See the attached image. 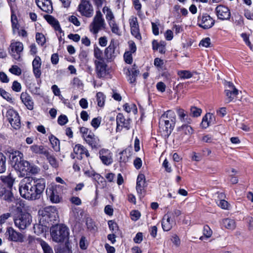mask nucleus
<instances>
[{"mask_svg":"<svg viewBox=\"0 0 253 253\" xmlns=\"http://www.w3.org/2000/svg\"><path fill=\"white\" fill-rule=\"evenodd\" d=\"M24 183L21 182L19 186L21 196L26 199L36 200L39 199L45 189V180L43 178L33 179L28 177Z\"/></svg>","mask_w":253,"mask_h":253,"instance_id":"1","label":"nucleus"},{"mask_svg":"<svg viewBox=\"0 0 253 253\" xmlns=\"http://www.w3.org/2000/svg\"><path fill=\"white\" fill-rule=\"evenodd\" d=\"M170 111L164 113L159 119V127L165 132V135L169 136L171 133L174 126V118L169 117Z\"/></svg>","mask_w":253,"mask_h":253,"instance_id":"2","label":"nucleus"},{"mask_svg":"<svg viewBox=\"0 0 253 253\" xmlns=\"http://www.w3.org/2000/svg\"><path fill=\"white\" fill-rule=\"evenodd\" d=\"M50 234L52 240L57 243L64 242L68 238V228L63 224L56 225L50 228Z\"/></svg>","mask_w":253,"mask_h":253,"instance_id":"3","label":"nucleus"},{"mask_svg":"<svg viewBox=\"0 0 253 253\" xmlns=\"http://www.w3.org/2000/svg\"><path fill=\"white\" fill-rule=\"evenodd\" d=\"M15 225L20 230H24L30 225L32 216L27 212H21L17 214L13 218Z\"/></svg>","mask_w":253,"mask_h":253,"instance_id":"4","label":"nucleus"},{"mask_svg":"<svg viewBox=\"0 0 253 253\" xmlns=\"http://www.w3.org/2000/svg\"><path fill=\"white\" fill-rule=\"evenodd\" d=\"M39 213L41 215V220L49 223L56 220L57 211L55 207L49 206L40 211Z\"/></svg>","mask_w":253,"mask_h":253,"instance_id":"5","label":"nucleus"},{"mask_svg":"<svg viewBox=\"0 0 253 253\" xmlns=\"http://www.w3.org/2000/svg\"><path fill=\"white\" fill-rule=\"evenodd\" d=\"M105 25V20L100 10H97L93 18L92 22L89 25L90 31L94 35L97 34L98 32L104 27Z\"/></svg>","mask_w":253,"mask_h":253,"instance_id":"6","label":"nucleus"},{"mask_svg":"<svg viewBox=\"0 0 253 253\" xmlns=\"http://www.w3.org/2000/svg\"><path fill=\"white\" fill-rule=\"evenodd\" d=\"M61 186L55 185L48 187L46 190V194L47 198L52 203H59L61 202L62 198L60 193Z\"/></svg>","mask_w":253,"mask_h":253,"instance_id":"7","label":"nucleus"},{"mask_svg":"<svg viewBox=\"0 0 253 253\" xmlns=\"http://www.w3.org/2000/svg\"><path fill=\"white\" fill-rule=\"evenodd\" d=\"M214 23V20L208 13L200 14L198 17V25L204 29L211 28Z\"/></svg>","mask_w":253,"mask_h":253,"instance_id":"8","label":"nucleus"},{"mask_svg":"<svg viewBox=\"0 0 253 253\" xmlns=\"http://www.w3.org/2000/svg\"><path fill=\"white\" fill-rule=\"evenodd\" d=\"M6 117H7L11 126L15 129H19L21 127L20 117L18 113L13 109L7 110Z\"/></svg>","mask_w":253,"mask_h":253,"instance_id":"9","label":"nucleus"},{"mask_svg":"<svg viewBox=\"0 0 253 253\" xmlns=\"http://www.w3.org/2000/svg\"><path fill=\"white\" fill-rule=\"evenodd\" d=\"M23 50V44L20 42H11L9 46V53L15 60L20 61Z\"/></svg>","mask_w":253,"mask_h":253,"instance_id":"10","label":"nucleus"},{"mask_svg":"<svg viewBox=\"0 0 253 253\" xmlns=\"http://www.w3.org/2000/svg\"><path fill=\"white\" fill-rule=\"evenodd\" d=\"M78 10L82 16L86 17H91L93 14V8L89 0H82Z\"/></svg>","mask_w":253,"mask_h":253,"instance_id":"11","label":"nucleus"},{"mask_svg":"<svg viewBox=\"0 0 253 253\" xmlns=\"http://www.w3.org/2000/svg\"><path fill=\"white\" fill-rule=\"evenodd\" d=\"M95 71L97 77L99 78H105L109 73L107 65L104 61H94Z\"/></svg>","mask_w":253,"mask_h":253,"instance_id":"12","label":"nucleus"},{"mask_svg":"<svg viewBox=\"0 0 253 253\" xmlns=\"http://www.w3.org/2000/svg\"><path fill=\"white\" fill-rule=\"evenodd\" d=\"M217 18L221 20H228L231 17L230 9L223 5H219L215 8Z\"/></svg>","mask_w":253,"mask_h":253,"instance_id":"13","label":"nucleus"},{"mask_svg":"<svg viewBox=\"0 0 253 253\" xmlns=\"http://www.w3.org/2000/svg\"><path fill=\"white\" fill-rule=\"evenodd\" d=\"M117 131H121L123 127L128 130L130 127L131 120L130 118L125 119L122 113H119L116 118Z\"/></svg>","mask_w":253,"mask_h":253,"instance_id":"14","label":"nucleus"},{"mask_svg":"<svg viewBox=\"0 0 253 253\" xmlns=\"http://www.w3.org/2000/svg\"><path fill=\"white\" fill-rule=\"evenodd\" d=\"M117 48V43L113 40H112L109 45L105 49L104 51L105 55L107 59L113 60L119 53Z\"/></svg>","mask_w":253,"mask_h":253,"instance_id":"15","label":"nucleus"},{"mask_svg":"<svg viewBox=\"0 0 253 253\" xmlns=\"http://www.w3.org/2000/svg\"><path fill=\"white\" fill-rule=\"evenodd\" d=\"M98 154L99 158L104 165L109 166L113 163V155L110 150L102 148L99 150Z\"/></svg>","mask_w":253,"mask_h":253,"instance_id":"16","label":"nucleus"},{"mask_svg":"<svg viewBox=\"0 0 253 253\" xmlns=\"http://www.w3.org/2000/svg\"><path fill=\"white\" fill-rule=\"evenodd\" d=\"M84 140L92 149L97 150L101 147L99 138L93 132L87 134Z\"/></svg>","mask_w":253,"mask_h":253,"instance_id":"17","label":"nucleus"},{"mask_svg":"<svg viewBox=\"0 0 253 253\" xmlns=\"http://www.w3.org/2000/svg\"><path fill=\"white\" fill-rule=\"evenodd\" d=\"M5 234L8 236V240L11 241L23 242L24 236L20 233L15 231L13 228L9 227L7 229Z\"/></svg>","mask_w":253,"mask_h":253,"instance_id":"18","label":"nucleus"},{"mask_svg":"<svg viewBox=\"0 0 253 253\" xmlns=\"http://www.w3.org/2000/svg\"><path fill=\"white\" fill-rule=\"evenodd\" d=\"M145 176L143 174H139L136 181V189L139 196H144L145 193Z\"/></svg>","mask_w":253,"mask_h":253,"instance_id":"19","label":"nucleus"},{"mask_svg":"<svg viewBox=\"0 0 253 253\" xmlns=\"http://www.w3.org/2000/svg\"><path fill=\"white\" fill-rule=\"evenodd\" d=\"M23 158V154L19 151H15L10 154V159L14 169L24 161Z\"/></svg>","mask_w":253,"mask_h":253,"instance_id":"20","label":"nucleus"},{"mask_svg":"<svg viewBox=\"0 0 253 253\" xmlns=\"http://www.w3.org/2000/svg\"><path fill=\"white\" fill-rule=\"evenodd\" d=\"M36 3L43 11L48 13L52 10L51 0H36Z\"/></svg>","mask_w":253,"mask_h":253,"instance_id":"21","label":"nucleus"},{"mask_svg":"<svg viewBox=\"0 0 253 253\" xmlns=\"http://www.w3.org/2000/svg\"><path fill=\"white\" fill-rule=\"evenodd\" d=\"M73 151L77 155H79L77 157V158L79 160H82L83 159L82 155L83 154H85L86 157L87 158L90 156V154L87 149L80 144L75 145L73 148Z\"/></svg>","mask_w":253,"mask_h":253,"instance_id":"22","label":"nucleus"},{"mask_svg":"<svg viewBox=\"0 0 253 253\" xmlns=\"http://www.w3.org/2000/svg\"><path fill=\"white\" fill-rule=\"evenodd\" d=\"M20 99L22 103L26 106L28 109L30 110L33 109L34 102L31 96L27 92H22L20 95Z\"/></svg>","mask_w":253,"mask_h":253,"instance_id":"23","label":"nucleus"},{"mask_svg":"<svg viewBox=\"0 0 253 253\" xmlns=\"http://www.w3.org/2000/svg\"><path fill=\"white\" fill-rule=\"evenodd\" d=\"M30 163L27 161H23L19 166L16 167L15 170L19 171L21 177L29 175Z\"/></svg>","mask_w":253,"mask_h":253,"instance_id":"24","label":"nucleus"},{"mask_svg":"<svg viewBox=\"0 0 253 253\" xmlns=\"http://www.w3.org/2000/svg\"><path fill=\"white\" fill-rule=\"evenodd\" d=\"M0 198L8 203H11L15 200L12 192L9 191H5L4 187L0 184Z\"/></svg>","mask_w":253,"mask_h":253,"instance_id":"25","label":"nucleus"},{"mask_svg":"<svg viewBox=\"0 0 253 253\" xmlns=\"http://www.w3.org/2000/svg\"><path fill=\"white\" fill-rule=\"evenodd\" d=\"M1 181L7 185V187H4L5 191H9L10 192H12V187L14 182V178L12 176L11 173H9L7 175H2L0 177Z\"/></svg>","mask_w":253,"mask_h":253,"instance_id":"26","label":"nucleus"},{"mask_svg":"<svg viewBox=\"0 0 253 253\" xmlns=\"http://www.w3.org/2000/svg\"><path fill=\"white\" fill-rule=\"evenodd\" d=\"M135 64H134L132 68L127 70L126 74L128 76V81L130 84H133L136 81V78L139 74V71L137 70Z\"/></svg>","mask_w":253,"mask_h":253,"instance_id":"27","label":"nucleus"},{"mask_svg":"<svg viewBox=\"0 0 253 253\" xmlns=\"http://www.w3.org/2000/svg\"><path fill=\"white\" fill-rule=\"evenodd\" d=\"M179 120L184 124H191L192 120L189 117L187 112L182 108L176 109Z\"/></svg>","mask_w":253,"mask_h":253,"instance_id":"28","label":"nucleus"},{"mask_svg":"<svg viewBox=\"0 0 253 253\" xmlns=\"http://www.w3.org/2000/svg\"><path fill=\"white\" fill-rule=\"evenodd\" d=\"M177 130L181 135L190 136L194 132V130L190 124H183L181 126L177 127Z\"/></svg>","mask_w":253,"mask_h":253,"instance_id":"29","label":"nucleus"},{"mask_svg":"<svg viewBox=\"0 0 253 253\" xmlns=\"http://www.w3.org/2000/svg\"><path fill=\"white\" fill-rule=\"evenodd\" d=\"M30 150L35 154L43 155L44 156H45L46 155H47V153L49 152L44 146L38 145L36 144L31 146Z\"/></svg>","mask_w":253,"mask_h":253,"instance_id":"30","label":"nucleus"},{"mask_svg":"<svg viewBox=\"0 0 253 253\" xmlns=\"http://www.w3.org/2000/svg\"><path fill=\"white\" fill-rule=\"evenodd\" d=\"M173 221L170 218V216L168 214H166L162 221V226L163 230L166 231H169L172 227Z\"/></svg>","mask_w":253,"mask_h":253,"instance_id":"31","label":"nucleus"},{"mask_svg":"<svg viewBox=\"0 0 253 253\" xmlns=\"http://www.w3.org/2000/svg\"><path fill=\"white\" fill-rule=\"evenodd\" d=\"M45 18L46 21L54 27L55 30L58 31L60 33L62 32L58 21L54 17L51 15H46Z\"/></svg>","mask_w":253,"mask_h":253,"instance_id":"32","label":"nucleus"},{"mask_svg":"<svg viewBox=\"0 0 253 253\" xmlns=\"http://www.w3.org/2000/svg\"><path fill=\"white\" fill-rule=\"evenodd\" d=\"M239 91L237 89L234 90L225 89V93L226 94V100L227 103H229L233 101L238 94Z\"/></svg>","mask_w":253,"mask_h":253,"instance_id":"33","label":"nucleus"},{"mask_svg":"<svg viewBox=\"0 0 253 253\" xmlns=\"http://www.w3.org/2000/svg\"><path fill=\"white\" fill-rule=\"evenodd\" d=\"M49 140L52 145V147L56 152L60 151V141L52 134L49 136Z\"/></svg>","mask_w":253,"mask_h":253,"instance_id":"34","label":"nucleus"},{"mask_svg":"<svg viewBox=\"0 0 253 253\" xmlns=\"http://www.w3.org/2000/svg\"><path fill=\"white\" fill-rule=\"evenodd\" d=\"M212 117L213 116L212 114H207L203 118L202 121L201 123V126L204 128L208 127L210 125L211 120Z\"/></svg>","mask_w":253,"mask_h":253,"instance_id":"35","label":"nucleus"},{"mask_svg":"<svg viewBox=\"0 0 253 253\" xmlns=\"http://www.w3.org/2000/svg\"><path fill=\"white\" fill-rule=\"evenodd\" d=\"M224 227L229 229H234L236 227V223L234 220L230 218L224 219L222 221Z\"/></svg>","mask_w":253,"mask_h":253,"instance_id":"36","label":"nucleus"},{"mask_svg":"<svg viewBox=\"0 0 253 253\" xmlns=\"http://www.w3.org/2000/svg\"><path fill=\"white\" fill-rule=\"evenodd\" d=\"M0 95L7 101L10 103H14V99L11 95L4 89L0 87Z\"/></svg>","mask_w":253,"mask_h":253,"instance_id":"37","label":"nucleus"},{"mask_svg":"<svg viewBox=\"0 0 253 253\" xmlns=\"http://www.w3.org/2000/svg\"><path fill=\"white\" fill-rule=\"evenodd\" d=\"M6 169V158L0 152V173H4Z\"/></svg>","mask_w":253,"mask_h":253,"instance_id":"38","label":"nucleus"},{"mask_svg":"<svg viewBox=\"0 0 253 253\" xmlns=\"http://www.w3.org/2000/svg\"><path fill=\"white\" fill-rule=\"evenodd\" d=\"M212 233V231L210 227L206 225L203 227V236L200 237V240H204L205 239H208L211 237Z\"/></svg>","mask_w":253,"mask_h":253,"instance_id":"39","label":"nucleus"},{"mask_svg":"<svg viewBox=\"0 0 253 253\" xmlns=\"http://www.w3.org/2000/svg\"><path fill=\"white\" fill-rule=\"evenodd\" d=\"M45 157L53 168H56L58 167V163L57 160L54 156L50 155L49 152L47 153V155H46Z\"/></svg>","mask_w":253,"mask_h":253,"instance_id":"40","label":"nucleus"},{"mask_svg":"<svg viewBox=\"0 0 253 253\" xmlns=\"http://www.w3.org/2000/svg\"><path fill=\"white\" fill-rule=\"evenodd\" d=\"M109 25L111 27L112 33L119 36H120L121 35L120 29L117 24L115 22V21H109Z\"/></svg>","mask_w":253,"mask_h":253,"instance_id":"41","label":"nucleus"},{"mask_svg":"<svg viewBox=\"0 0 253 253\" xmlns=\"http://www.w3.org/2000/svg\"><path fill=\"white\" fill-rule=\"evenodd\" d=\"M105 11H106V18L107 20L110 21H114L113 20L114 16L111 9L107 6H104L103 8V12L105 13Z\"/></svg>","mask_w":253,"mask_h":253,"instance_id":"42","label":"nucleus"},{"mask_svg":"<svg viewBox=\"0 0 253 253\" xmlns=\"http://www.w3.org/2000/svg\"><path fill=\"white\" fill-rule=\"evenodd\" d=\"M94 56L98 61H103L102 51L97 46L94 47Z\"/></svg>","mask_w":253,"mask_h":253,"instance_id":"43","label":"nucleus"},{"mask_svg":"<svg viewBox=\"0 0 253 253\" xmlns=\"http://www.w3.org/2000/svg\"><path fill=\"white\" fill-rule=\"evenodd\" d=\"M178 75L181 79H189L192 77V73L187 70H182L178 72Z\"/></svg>","mask_w":253,"mask_h":253,"instance_id":"44","label":"nucleus"},{"mask_svg":"<svg viewBox=\"0 0 253 253\" xmlns=\"http://www.w3.org/2000/svg\"><path fill=\"white\" fill-rule=\"evenodd\" d=\"M202 113V110L196 107H191L190 108V115L193 117L200 116Z\"/></svg>","mask_w":253,"mask_h":253,"instance_id":"45","label":"nucleus"},{"mask_svg":"<svg viewBox=\"0 0 253 253\" xmlns=\"http://www.w3.org/2000/svg\"><path fill=\"white\" fill-rule=\"evenodd\" d=\"M98 105L102 107L104 104L105 97L103 93L99 92L96 94Z\"/></svg>","mask_w":253,"mask_h":253,"instance_id":"46","label":"nucleus"},{"mask_svg":"<svg viewBox=\"0 0 253 253\" xmlns=\"http://www.w3.org/2000/svg\"><path fill=\"white\" fill-rule=\"evenodd\" d=\"M36 38L38 43L42 46L45 42V38L42 33H37L36 35Z\"/></svg>","mask_w":253,"mask_h":253,"instance_id":"47","label":"nucleus"},{"mask_svg":"<svg viewBox=\"0 0 253 253\" xmlns=\"http://www.w3.org/2000/svg\"><path fill=\"white\" fill-rule=\"evenodd\" d=\"M11 20L12 23L13 32L14 33L15 30L19 29V25L17 22L16 16L14 14H12L11 16Z\"/></svg>","mask_w":253,"mask_h":253,"instance_id":"48","label":"nucleus"},{"mask_svg":"<svg viewBox=\"0 0 253 253\" xmlns=\"http://www.w3.org/2000/svg\"><path fill=\"white\" fill-rule=\"evenodd\" d=\"M119 155H120L119 158L120 163H126L128 161V157L126 155V150L121 151Z\"/></svg>","mask_w":253,"mask_h":253,"instance_id":"49","label":"nucleus"},{"mask_svg":"<svg viewBox=\"0 0 253 253\" xmlns=\"http://www.w3.org/2000/svg\"><path fill=\"white\" fill-rule=\"evenodd\" d=\"M41 246L43 250L44 253H53L52 249L46 242L44 241L42 242Z\"/></svg>","mask_w":253,"mask_h":253,"instance_id":"50","label":"nucleus"},{"mask_svg":"<svg viewBox=\"0 0 253 253\" xmlns=\"http://www.w3.org/2000/svg\"><path fill=\"white\" fill-rule=\"evenodd\" d=\"M9 71L13 74L20 75L21 74V70L16 65H13L9 69Z\"/></svg>","mask_w":253,"mask_h":253,"instance_id":"51","label":"nucleus"},{"mask_svg":"<svg viewBox=\"0 0 253 253\" xmlns=\"http://www.w3.org/2000/svg\"><path fill=\"white\" fill-rule=\"evenodd\" d=\"M68 121L67 117L65 115H60L58 118V123L61 125L63 126L65 125Z\"/></svg>","mask_w":253,"mask_h":253,"instance_id":"52","label":"nucleus"},{"mask_svg":"<svg viewBox=\"0 0 253 253\" xmlns=\"http://www.w3.org/2000/svg\"><path fill=\"white\" fill-rule=\"evenodd\" d=\"M124 59L125 62L127 64H131L132 62V57L131 53L129 51H126L125 53Z\"/></svg>","mask_w":253,"mask_h":253,"instance_id":"53","label":"nucleus"},{"mask_svg":"<svg viewBox=\"0 0 253 253\" xmlns=\"http://www.w3.org/2000/svg\"><path fill=\"white\" fill-rule=\"evenodd\" d=\"M41 59L40 57L36 56L33 61L32 65L33 69L35 68H41Z\"/></svg>","mask_w":253,"mask_h":253,"instance_id":"54","label":"nucleus"},{"mask_svg":"<svg viewBox=\"0 0 253 253\" xmlns=\"http://www.w3.org/2000/svg\"><path fill=\"white\" fill-rule=\"evenodd\" d=\"M131 34L134 36L137 39L140 40L141 36L139 33V27L130 29Z\"/></svg>","mask_w":253,"mask_h":253,"instance_id":"55","label":"nucleus"},{"mask_svg":"<svg viewBox=\"0 0 253 253\" xmlns=\"http://www.w3.org/2000/svg\"><path fill=\"white\" fill-rule=\"evenodd\" d=\"M129 21L130 29L139 27L137 18L136 17H132Z\"/></svg>","mask_w":253,"mask_h":253,"instance_id":"56","label":"nucleus"},{"mask_svg":"<svg viewBox=\"0 0 253 253\" xmlns=\"http://www.w3.org/2000/svg\"><path fill=\"white\" fill-rule=\"evenodd\" d=\"M131 218L132 220L136 221L140 217V213L138 211L134 210L130 212Z\"/></svg>","mask_w":253,"mask_h":253,"instance_id":"57","label":"nucleus"},{"mask_svg":"<svg viewBox=\"0 0 253 253\" xmlns=\"http://www.w3.org/2000/svg\"><path fill=\"white\" fill-rule=\"evenodd\" d=\"M11 88L13 91L15 92H19L21 89V85L19 83L15 81L13 82Z\"/></svg>","mask_w":253,"mask_h":253,"instance_id":"58","label":"nucleus"},{"mask_svg":"<svg viewBox=\"0 0 253 253\" xmlns=\"http://www.w3.org/2000/svg\"><path fill=\"white\" fill-rule=\"evenodd\" d=\"M40 171L39 168L33 165H31L30 163V168L29 169V175H30V173L32 174H37Z\"/></svg>","mask_w":253,"mask_h":253,"instance_id":"59","label":"nucleus"},{"mask_svg":"<svg viewBox=\"0 0 253 253\" xmlns=\"http://www.w3.org/2000/svg\"><path fill=\"white\" fill-rule=\"evenodd\" d=\"M11 216L10 213L7 212L3 213L0 216V223L1 224L5 223L7 219Z\"/></svg>","mask_w":253,"mask_h":253,"instance_id":"60","label":"nucleus"},{"mask_svg":"<svg viewBox=\"0 0 253 253\" xmlns=\"http://www.w3.org/2000/svg\"><path fill=\"white\" fill-rule=\"evenodd\" d=\"M80 132L82 134L84 139H85V137L87 136V134H90V133H92L90 130L85 127H82L80 128Z\"/></svg>","mask_w":253,"mask_h":253,"instance_id":"61","label":"nucleus"},{"mask_svg":"<svg viewBox=\"0 0 253 253\" xmlns=\"http://www.w3.org/2000/svg\"><path fill=\"white\" fill-rule=\"evenodd\" d=\"M101 119L99 118H93L91 121V126L95 128H97L100 126Z\"/></svg>","mask_w":253,"mask_h":253,"instance_id":"62","label":"nucleus"},{"mask_svg":"<svg viewBox=\"0 0 253 253\" xmlns=\"http://www.w3.org/2000/svg\"><path fill=\"white\" fill-rule=\"evenodd\" d=\"M156 87L158 91L164 92L165 91L166 86L163 82H160L157 84Z\"/></svg>","mask_w":253,"mask_h":253,"instance_id":"63","label":"nucleus"},{"mask_svg":"<svg viewBox=\"0 0 253 253\" xmlns=\"http://www.w3.org/2000/svg\"><path fill=\"white\" fill-rule=\"evenodd\" d=\"M211 44V40L209 38H206L203 39L200 42V45H201L203 46L208 47Z\"/></svg>","mask_w":253,"mask_h":253,"instance_id":"64","label":"nucleus"}]
</instances>
